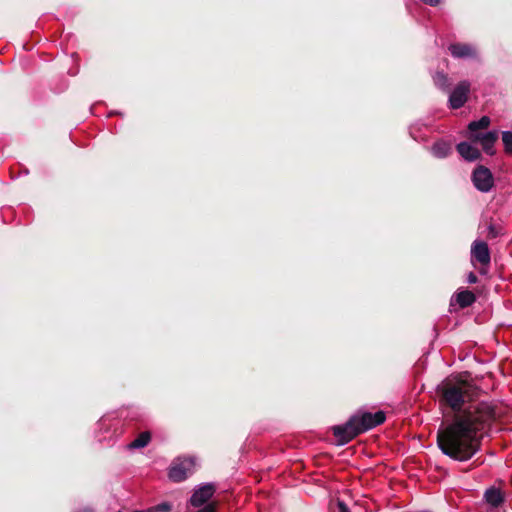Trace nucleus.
Listing matches in <instances>:
<instances>
[{
  "mask_svg": "<svg viewBox=\"0 0 512 512\" xmlns=\"http://www.w3.org/2000/svg\"><path fill=\"white\" fill-rule=\"evenodd\" d=\"M478 390L466 382L448 383L443 387L442 398L444 402L454 411L461 412L462 406L474 405L478 397Z\"/></svg>",
  "mask_w": 512,
  "mask_h": 512,
  "instance_id": "nucleus-2",
  "label": "nucleus"
},
{
  "mask_svg": "<svg viewBox=\"0 0 512 512\" xmlns=\"http://www.w3.org/2000/svg\"><path fill=\"white\" fill-rule=\"evenodd\" d=\"M471 256L474 261L482 265H488L491 257L487 243L484 241H474L471 248Z\"/></svg>",
  "mask_w": 512,
  "mask_h": 512,
  "instance_id": "nucleus-10",
  "label": "nucleus"
},
{
  "mask_svg": "<svg viewBox=\"0 0 512 512\" xmlns=\"http://www.w3.org/2000/svg\"><path fill=\"white\" fill-rule=\"evenodd\" d=\"M351 418L355 420V424H357V428L360 433H363L382 424L385 421L386 416L384 412L377 411L375 413L364 412L354 415Z\"/></svg>",
  "mask_w": 512,
  "mask_h": 512,
  "instance_id": "nucleus-5",
  "label": "nucleus"
},
{
  "mask_svg": "<svg viewBox=\"0 0 512 512\" xmlns=\"http://www.w3.org/2000/svg\"><path fill=\"white\" fill-rule=\"evenodd\" d=\"M471 179L475 188L483 193L489 192L494 186V177L491 171L483 165H478L473 170Z\"/></svg>",
  "mask_w": 512,
  "mask_h": 512,
  "instance_id": "nucleus-4",
  "label": "nucleus"
},
{
  "mask_svg": "<svg viewBox=\"0 0 512 512\" xmlns=\"http://www.w3.org/2000/svg\"><path fill=\"white\" fill-rule=\"evenodd\" d=\"M490 118L488 116H483L477 121H472L468 125L469 135L471 134H480L479 130L486 129L490 125Z\"/></svg>",
  "mask_w": 512,
  "mask_h": 512,
  "instance_id": "nucleus-16",
  "label": "nucleus"
},
{
  "mask_svg": "<svg viewBox=\"0 0 512 512\" xmlns=\"http://www.w3.org/2000/svg\"><path fill=\"white\" fill-rule=\"evenodd\" d=\"M171 508V504L163 502L147 509L146 512H169Z\"/></svg>",
  "mask_w": 512,
  "mask_h": 512,
  "instance_id": "nucleus-19",
  "label": "nucleus"
},
{
  "mask_svg": "<svg viewBox=\"0 0 512 512\" xmlns=\"http://www.w3.org/2000/svg\"><path fill=\"white\" fill-rule=\"evenodd\" d=\"M215 487L213 484H205L194 491L190 498V503L194 507H200L205 504L214 494Z\"/></svg>",
  "mask_w": 512,
  "mask_h": 512,
  "instance_id": "nucleus-9",
  "label": "nucleus"
},
{
  "mask_svg": "<svg viewBox=\"0 0 512 512\" xmlns=\"http://www.w3.org/2000/svg\"><path fill=\"white\" fill-rule=\"evenodd\" d=\"M215 511H216V505L214 503H209L197 512H215Z\"/></svg>",
  "mask_w": 512,
  "mask_h": 512,
  "instance_id": "nucleus-20",
  "label": "nucleus"
},
{
  "mask_svg": "<svg viewBox=\"0 0 512 512\" xmlns=\"http://www.w3.org/2000/svg\"><path fill=\"white\" fill-rule=\"evenodd\" d=\"M333 434L336 437L338 443L343 445L350 442L361 433L357 428V424H355V420L350 418V420L344 425L334 426Z\"/></svg>",
  "mask_w": 512,
  "mask_h": 512,
  "instance_id": "nucleus-6",
  "label": "nucleus"
},
{
  "mask_svg": "<svg viewBox=\"0 0 512 512\" xmlns=\"http://www.w3.org/2000/svg\"><path fill=\"white\" fill-rule=\"evenodd\" d=\"M502 142L504 145V151L507 154L512 155V132L504 131L502 133Z\"/></svg>",
  "mask_w": 512,
  "mask_h": 512,
  "instance_id": "nucleus-18",
  "label": "nucleus"
},
{
  "mask_svg": "<svg viewBox=\"0 0 512 512\" xmlns=\"http://www.w3.org/2000/svg\"><path fill=\"white\" fill-rule=\"evenodd\" d=\"M150 439H151V436H150V433L149 432H142L141 434L138 435L137 438H135L129 445L128 447L130 449H138V448H143L145 446L148 445V443L150 442Z\"/></svg>",
  "mask_w": 512,
  "mask_h": 512,
  "instance_id": "nucleus-17",
  "label": "nucleus"
},
{
  "mask_svg": "<svg viewBox=\"0 0 512 512\" xmlns=\"http://www.w3.org/2000/svg\"><path fill=\"white\" fill-rule=\"evenodd\" d=\"M484 498L488 504L495 508L500 506L504 500L503 494L500 491V489L494 487L486 490Z\"/></svg>",
  "mask_w": 512,
  "mask_h": 512,
  "instance_id": "nucleus-14",
  "label": "nucleus"
},
{
  "mask_svg": "<svg viewBox=\"0 0 512 512\" xmlns=\"http://www.w3.org/2000/svg\"><path fill=\"white\" fill-rule=\"evenodd\" d=\"M477 280H478L477 276L473 272H470L468 275V278H467L468 283L474 284L477 282Z\"/></svg>",
  "mask_w": 512,
  "mask_h": 512,
  "instance_id": "nucleus-23",
  "label": "nucleus"
},
{
  "mask_svg": "<svg viewBox=\"0 0 512 512\" xmlns=\"http://www.w3.org/2000/svg\"><path fill=\"white\" fill-rule=\"evenodd\" d=\"M435 83L440 84L441 82H446V76L442 73H437L434 77Z\"/></svg>",
  "mask_w": 512,
  "mask_h": 512,
  "instance_id": "nucleus-21",
  "label": "nucleus"
},
{
  "mask_svg": "<svg viewBox=\"0 0 512 512\" xmlns=\"http://www.w3.org/2000/svg\"><path fill=\"white\" fill-rule=\"evenodd\" d=\"M337 506L339 512H350L349 508L343 501H338Z\"/></svg>",
  "mask_w": 512,
  "mask_h": 512,
  "instance_id": "nucleus-22",
  "label": "nucleus"
},
{
  "mask_svg": "<svg viewBox=\"0 0 512 512\" xmlns=\"http://www.w3.org/2000/svg\"><path fill=\"white\" fill-rule=\"evenodd\" d=\"M432 154L437 158H445L452 152V145L448 141H436L431 147Z\"/></svg>",
  "mask_w": 512,
  "mask_h": 512,
  "instance_id": "nucleus-13",
  "label": "nucleus"
},
{
  "mask_svg": "<svg viewBox=\"0 0 512 512\" xmlns=\"http://www.w3.org/2000/svg\"><path fill=\"white\" fill-rule=\"evenodd\" d=\"M498 131H488L480 134H471L469 139L481 144L483 151L488 155H494V145L498 139Z\"/></svg>",
  "mask_w": 512,
  "mask_h": 512,
  "instance_id": "nucleus-7",
  "label": "nucleus"
},
{
  "mask_svg": "<svg viewBox=\"0 0 512 512\" xmlns=\"http://www.w3.org/2000/svg\"><path fill=\"white\" fill-rule=\"evenodd\" d=\"M457 152L466 161H476L481 157L480 151L468 142H460L456 146Z\"/></svg>",
  "mask_w": 512,
  "mask_h": 512,
  "instance_id": "nucleus-12",
  "label": "nucleus"
},
{
  "mask_svg": "<svg viewBox=\"0 0 512 512\" xmlns=\"http://www.w3.org/2000/svg\"><path fill=\"white\" fill-rule=\"evenodd\" d=\"M470 92V84L467 81L460 82L451 92L449 104L452 109L461 108L467 101Z\"/></svg>",
  "mask_w": 512,
  "mask_h": 512,
  "instance_id": "nucleus-8",
  "label": "nucleus"
},
{
  "mask_svg": "<svg viewBox=\"0 0 512 512\" xmlns=\"http://www.w3.org/2000/svg\"><path fill=\"white\" fill-rule=\"evenodd\" d=\"M455 297L456 302L459 304L461 308L469 307L476 300L475 295L469 290L460 291L456 294Z\"/></svg>",
  "mask_w": 512,
  "mask_h": 512,
  "instance_id": "nucleus-15",
  "label": "nucleus"
},
{
  "mask_svg": "<svg viewBox=\"0 0 512 512\" xmlns=\"http://www.w3.org/2000/svg\"><path fill=\"white\" fill-rule=\"evenodd\" d=\"M451 55L455 58H473L476 57V50L470 44L456 43L449 46Z\"/></svg>",
  "mask_w": 512,
  "mask_h": 512,
  "instance_id": "nucleus-11",
  "label": "nucleus"
},
{
  "mask_svg": "<svg viewBox=\"0 0 512 512\" xmlns=\"http://www.w3.org/2000/svg\"><path fill=\"white\" fill-rule=\"evenodd\" d=\"M497 415L495 406L491 403L469 405L456 413L450 423L439 429L438 447L454 460H469L479 450L483 434L496 420Z\"/></svg>",
  "mask_w": 512,
  "mask_h": 512,
  "instance_id": "nucleus-1",
  "label": "nucleus"
},
{
  "mask_svg": "<svg viewBox=\"0 0 512 512\" xmlns=\"http://www.w3.org/2000/svg\"><path fill=\"white\" fill-rule=\"evenodd\" d=\"M79 512H93V511L90 509H83V510H80Z\"/></svg>",
  "mask_w": 512,
  "mask_h": 512,
  "instance_id": "nucleus-24",
  "label": "nucleus"
},
{
  "mask_svg": "<svg viewBox=\"0 0 512 512\" xmlns=\"http://www.w3.org/2000/svg\"><path fill=\"white\" fill-rule=\"evenodd\" d=\"M195 467V459L192 457L178 458L169 470V478L174 482H181L190 475Z\"/></svg>",
  "mask_w": 512,
  "mask_h": 512,
  "instance_id": "nucleus-3",
  "label": "nucleus"
}]
</instances>
